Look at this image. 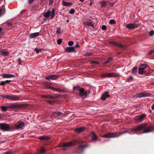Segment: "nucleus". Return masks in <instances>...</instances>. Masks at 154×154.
<instances>
[{
	"label": "nucleus",
	"instance_id": "f257e3e1",
	"mask_svg": "<svg viewBox=\"0 0 154 154\" xmlns=\"http://www.w3.org/2000/svg\"><path fill=\"white\" fill-rule=\"evenodd\" d=\"M73 90L74 91H78V92H79L80 95L83 97H86L87 96L88 94L89 93V91H87L85 92H84V90L80 88L79 87H74L73 88Z\"/></svg>",
	"mask_w": 154,
	"mask_h": 154
},
{
	"label": "nucleus",
	"instance_id": "f03ea898",
	"mask_svg": "<svg viewBox=\"0 0 154 154\" xmlns=\"http://www.w3.org/2000/svg\"><path fill=\"white\" fill-rule=\"evenodd\" d=\"M55 11L54 9H53L51 11L48 10L46 12L43 13V15L45 17L44 20H47L49 18L50 15H51V19H52L54 16Z\"/></svg>",
	"mask_w": 154,
	"mask_h": 154
},
{
	"label": "nucleus",
	"instance_id": "7ed1b4c3",
	"mask_svg": "<svg viewBox=\"0 0 154 154\" xmlns=\"http://www.w3.org/2000/svg\"><path fill=\"white\" fill-rule=\"evenodd\" d=\"M128 132L127 131H125L122 133H114L107 134L104 135L103 137L107 138L117 137L120 135Z\"/></svg>",
	"mask_w": 154,
	"mask_h": 154
},
{
	"label": "nucleus",
	"instance_id": "20e7f679",
	"mask_svg": "<svg viewBox=\"0 0 154 154\" xmlns=\"http://www.w3.org/2000/svg\"><path fill=\"white\" fill-rule=\"evenodd\" d=\"M3 97L10 100H12L14 101H18L20 100L19 97L14 95H4Z\"/></svg>",
	"mask_w": 154,
	"mask_h": 154
},
{
	"label": "nucleus",
	"instance_id": "39448f33",
	"mask_svg": "<svg viewBox=\"0 0 154 154\" xmlns=\"http://www.w3.org/2000/svg\"><path fill=\"white\" fill-rule=\"evenodd\" d=\"M149 93H146L145 92L141 93L136 94L134 96V97L136 98H141V97H148L151 95Z\"/></svg>",
	"mask_w": 154,
	"mask_h": 154
},
{
	"label": "nucleus",
	"instance_id": "423d86ee",
	"mask_svg": "<svg viewBox=\"0 0 154 154\" xmlns=\"http://www.w3.org/2000/svg\"><path fill=\"white\" fill-rule=\"evenodd\" d=\"M146 64H142L140 66L139 68L138 73L140 74H145L146 73L145 69L146 67Z\"/></svg>",
	"mask_w": 154,
	"mask_h": 154
},
{
	"label": "nucleus",
	"instance_id": "0eeeda50",
	"mask_svg": "<svg viewBox=\"0 0 154 154\" xmlns=\"http://www.w3.org/2000/svg\"><path fill=\"white\" fill-rule=\"evenodd\" d=\"M10 127L7 124L5 123L0 124V129L6 131H8L10 130Z\"/></svg>",
	"mask_w": 154,
	"mask_h": 154
},
{
	"label": "nucleus",
	"instance_id": "6e6552de",
	"mask_svg": "<svg viewBox=\"0 0 154 154\" xmlns=\"http://www.w3.org/2000/svg\"><path fill=\"white\" fill-rule=\"evenodd\" d=\"M75 140H73L69 143H66L63 144L60 146V147L71 146L74 145L76 143Z\"/></svg>",
	"mask_w": 154,
	"mask_h": 154
},
{
	"label": "nucleus",
	"instance_id": "1a4fd4ad",
	"mask_svg": "<svg viewBox=\"0 0 154 154\" xmlns=\"http://www.w3.org/2000/svg\"><path fill=\"white\" fill-rule=\"evenodd\" d=\"M146 124H145L139 125L132 129L131 131H136L141 130L146 127Z\"/></svg>",
	"mask_w": 154,
	"mask_h": 154
},
{
	"label": "nucleus",
	"instance_id": "9d476101",
	"mask_svg": "<svg viewBox=\"0 0 154 154\" xmlns=\"http://www.w3.org/2000/svg\"><path fill=\"white\" fill-rule=\"evenodd\" d=\"M138 26L139 24L137 23H129L126 25V27L127 28L131 29L138 27Z\"/></svg>",
	"mask_w": 154,
	"mask_h": 154
},
{
	"label": "nucleus",
	"instance_id": "9b49d317",
	"mask_svg": "<svg viewBox=\"0 0 154 154\" xmlns=\"http://www.w3.org/2000/svg\"><path fill=\"white\" fill-rule=\"evenodd\" d=\"M44 85L45 87L46 88H49L53 90H55L56 91H59V89L58 88H55L54 87H51L50 86V83L47 82H44L43 84Z\"/></svg>",
	"mask_w": 154,
	"mask_h": 154
},
{
	"label": "nucleus",
	"instance_id": "f8f14e48",
	"mask_svg": "<svg viewBox=\"0 0 154 154\" xmlns=\"http://www.w3.org/2000/svg\"><path fill=\"white\" fill-rule=\"evenodd\" d=\"M0 54L3 56H6L9 54V53L6 50L0 49Z\"/></svg>",
	"mask_w": 154,
	"mask_h": 154
},
{
	"label": "nucleus",
	"instance_id": "ddd939ff",
	"mask_svg": "<svg viewBox=\"0 0 154 154\" xmlns=\"http://www.w3.org/2000/svg\"><path fill=\"white\" fill-rule=\"evenodd\" d=\"M2 77L5 78H9L14 77V76L13 74L8 73L3 74Z\"/></svg>",
	"mask_w": 154,
	"mask_h": 154
},
{
	"label": "nucleus",
	"instance_id": "4468645a",
	"mask_svg": "<svg viewBox=\"0 0 154 154\" xmlns=\"http://www.w3.org/2000/svg\"><path fill=\"white\" fill-rule=\"evenodd\" d=\"M65 51L68 53L75 52L74 48L72 47H68L65 49Z\"/></svg>",
	"mask_w": 154,
	"mask_h": 154
},
{
	"label": "nucleus",
	"instance_id": "2eb2a0df",
	"mask_svg": "<svg viewBox=\"0 0 154 154\" xmlns=\"http://www.w3.org/2000/svg\"><path fill=\"white\" fill-rule=\"evenodd\" d=\"M40 35L38 32L33 33L30 34L29 35V37L30 38H35L37 36H38Z\"/></svg>",
	"mask_w": 154,
	"mask_h": 154
},
{
	"label": "nucleus",
	"instance_id": "dca6fc26",
	"mask_svg": "<svg viewBox=\"0 0 154 154\" xmlns=\"http://www.w3.org/2000/svg\"><path fill=\"white\" fill-rule=\"evenodd\" d=\"M85 130V128L84 127H81L76 128L75 130V131L79 133Z\"/></svg>",
	"mask_w": 154,
	"mask_h": 154
},
{
	"label": "nucleus",
	"instance_id": "f3484780",
	"mask_svg": "<svg viewBox=\"0 0 154 154\" xmlns=\"http://www.w3.org/2000/svg\"><path fill=\"white\" fill-rule=\"evenodd\" d=\"M153 131V128L152 127H149L145 129L144 130L143 132H142V133H147L148 132H151Z\"/></svg>",
	"mask_w": 154,
	"mask_h": 154
},
{
	"label": "nucleus",
	"instance_id": "a211bd4d",
	"mask_svg": "<svg viewBox=\"0 0 154 154\" xmlns=\"http://www.w3.org/2000/svg\"><path fill=\"white\" fill-rule=\"evenodd\" d=\"M24 125V124L23 122H20L17 125H15V128L17 129H21L23 127Z\"/></svg>",
	"mask_w": 154,
	"mask_h": 154
},
{
	"label": "nucleus",
	"instance_id": "6ab92c4d",
	"mask_svg": "<svg viewBox=\"0 0 154 154\" xmlns=\"http://www.w3.org/2000/svg\"><path fill=\"white\" fill-rule=\"evenodd\" d=\"M57 78V76L56 75H51L46 77V79L48 80L50 79L55 80Z\"/></svg>",
	"mask_w": 154,
	"mask_h": 154
},
{
	"label": "nucleus",
	"instance_id": "aec40b11",
	"mask_svg": "<svg viewBox=\"0 0 154 154\" xmlns=\"http://www.w3.org/2000/svg\"><path fill=\"white\" fill-rule=\"evenodd\" d=\"M42 97L43 98H49L51 99H55L57 97V96H52L48 95H43Z\"/></svg>",
	"mask_w": 154,
	"mask_h": 154
},
{
	"label": "nucleus",
	"instance_id": "412c9836",
	"mask_svg": "<svg viewBox=\"0 0 154 154\" xmlns=\"http://www.w3.org/2000/svg\"><path fill=\"white\" fill-rule=\"evenodd\" d=\"M20 105L18 104H14L8 106L9 109H15L19 107L20 106Z\"/></svg>",
	"mask_w": 154,
	"mask_h": 154
},
{
	"label": "nucleus",
	"instance_id": "4be33fe9",
	"mask_svg": "<svg viewBox=\"0 0 154 154\" xmlns=\"http://www.w3.org/2000/svg\"><path fill=\"white\" fill-rule=\"evenodd\" d=\"M5 12V8L4 6H2L0 8V17L3 15Z\"/></svg>",
	"mask_w": 154,
	"mask_h": 154
},
{
	"label": "nucleus",
	"instance_id": "5701e85b",
	"mask_svg": "<svg viewBox=\"0 0 154 154\" xmlns=\"http://www.w3.org/2000/svg\"><path fill=\"white\" fill-rule=\"evenodd\" d=\"M112 44L116 47H117L119 48H122L123 47V45L119 43H117L115 42H112Z\"/></svg>",
	"mask_w": 154,
	"mask_h": 154
},
{
	"label": "nucleus",
	"instance_id": "b1692460",
	"mask_svg": "<svg viewBox=\"0 0 154 154\" xmlns=\"http://www.w3.org/2000/svg\"><path fill=\"white\" fill-rule=\"evenodd\" d=\"M62 4L63 6L67 7L69 6L72 5L71 3L67 2L64 1H62Z\"/></svg>",
	"mask_w": 154,
	"mask_h": 154
},
{
	"label": "nucleus",
	"instance_id": "393cba45",
	"mask_svg": "<svg viewBox=\"0 0 154 154\" xmlns=\"http://www.w3.org/2000/svg\"><path fill=\"white\" fill-rule=\"evenodd\" d=\"M119 76L117 74L113 72L108 73V77H114Z\"/></svg>",
	"mask_w": 154,
	"mask_h": 154
},
{
	"label": "nucleus",
	"instance_id": "a878e982",
	"mask_svg": "<svg viewBox=\"0 0 154 154\" xmlns=\"http://www.w3.org/2000/svg\"><path fill=\"white\" fill-rule=\"evenodd\" d=\"M91 134L93 137L92 139L93 141H96L97 140V137L96 136L95 132H92L91 133Z\"/></svg>",
	"mask_w": 154,
	"mask_h": 154
},
{
	"label": "nucleus",
	"instance_id": "bb28decb",
	"mask_svg": "<svg viewBox=\"0 0 154 154\" xmlns=\"http://www.w3.org/2000/svg\"><path fill=\"white\" fill-rule=\"evenodd\" d=\"M108 92H106L105 93H104L102 96V100H105L106 98L108 97L109 96L108 95Z\"/></svg>",
	"mask_w": 154,
	"mask_h": 154
},
{
	"label": "nucleus",
	"instance_id": "cd10ccee",
	"mask_svg": "<svg viewBox=\"0 0 154 154\" xmlns=\"http://www.w3.org/2000/svg\"><path fill=\"white\" fill-rule=\"evenodd\" d=\"M84 24L86 26H91L92 27H94V24L91 23L88 21H85L84 23Z\"/></svg>",
	"mask_w": 154,
	"mask_h": 154
},
{
	"label": "nucleus",
	"instance_id": "c85d7f7f",
	"mask_svg": "<svg viewBox=\"0 0 154 154\" xmlns=\"http://www.w3.org/2000/svg\"><path fill=\"white\" fill-rule=\"evenodd\" d=\"M100 4L101 7L102 8H104L106 6H107V2H105V1H103L100 2Z\"/></svg>",
	"mask_w": 154,
	"mask_h": 154
},
{
	"label": "nucleus",
	"instance_id": "c756f323",
	"mask_svg": "<svg viewBox=\"0 0 154 154\" xmlns=\"http://www.w3.org/2000/svg\"><path fill=\"white\" fill-rule=\"evenodd\" d=\"M39 139L41 140H48L49 139V137H48L47 136H46L44 135L39 137Z\"/></svg>",
	"mask_w": 154,
	"mask_h": 154
},
{
	"label": "nucleus",
	"instance_id": "7c9ffc66",
	"mask_svg": "<svg viewBox=\"0 0 154 154\" xmlns=\"http://www.w3.org/2000/svg\"><path fill=\"white\" fill-rule=\"evenodd\" d=\"M54 115L55 116H58L61 115V112L57 111H56L54 113Z\"/></svg>",
	"mask_w": 154,
	"mask_h": 154
},
{
	"label": "nucleus",
	"instance_id": "2f4dec72",
	"mask_svg": "<svg viewBox=\"0 0 154 154\" xmlns=\"http://www.w3.org/2000/svg\"><path fill=\"white\" fill-rule=\"evenodd\" d=\"M145 116L144 115H141L139 118H137L136 120L137 121H140L143 120Z\"/></svg>",
	"mask_w": 154,
	"mask_h": 154
},
{
	"label": "nucleus",
	"instance_id": "473e14b6",
	"mask_svg": "<svg viewBox=\"0 0 154 154\" xmlns=\"http://www.w3.org/2000/svg\"><path fill=\"white\" fill-rule=\"evenodd\" d=\"M107 6H113L114 3L112 1H108L107 2Z\"/></svg>",
	"mask_w": 154,
	"mask_h": 154
},
{
	"label": "nucleus",
	"instance_id": "72a5a7b5",
	"mask_svg": "<svg viewBox=\"0 0 154 154\" xmlns=\"http://www.w3.org/2000/svg\"><path fill=\"white\" fill-rule=\"evenodd\" d=\"M8 107V106H2L0 107V108L3 111L5 112L6 111L7 109H9Z\"/></svg>",
	"mask_w": 154,
	"mask_h": 154
},
{
	"label": "nucleus",
	"instance_id": "f704fd0d",
	"mask_svg": "<svg viewBox=\"0 0 154 154\" xmlns=\"http://www.w3.org/2000/svg\"><path fill=\"white\" fill-rule=\"evenodd\" d=\"M137 69L136 67H134L132 70V72L133 74H135L137 72Z\"/></svg>",
	"mask_w": 154,
	"mask_h": 154
},
{
	"label": "nucleus",
	"instance_id": "c9c22d12",
	"mask_svg": "<svg viewBox=\"0 0 154 154\" xmlns=\"http://www.w3.org/2000/svg\"><path fill=\"white\" fill-rule=\"evenodd\" d=\"M91 63L92 64H99L100 62L98 61L92 60L91 61Z\"/></svg>",
	"mask_w": 154,
	"mask_h": 154
},
{
	"label": "nucleus",
	"instance_id": "e433bc0d",
	"mask_svg": "<svg viewBox=\"0 0 154 154\" xmlns=\"http://www.w3.org/2000/svg\"><path fill=\"white\" fill-rule=\"evenodd\" d=\"M92 54V53L90 52H88L86 53L85 54V56H91Z\"/></svg>",
	"mask_w": 154,
	"mask_h": 154
},
{
	"label": "nucleus",
	"instance_id": "4c0bfd02",
	"mask_svg": "<svg viewBox=\"0 0 154 154\" xmlns=\"http://www.w3.org/2000/svg\"><path fill=\"white\" fill-rule=\"evenodd\" d=\"M101 76L103 77H108V73L101 74Z\"/></svg>",
	"mask_w": 154,
	"mask_h": 154
},
{
	"label": "nucleus",
	"instance_id": "58836bf2",
	"mask_svg": "<svg viewBox=\"0 0 154 154\" xmlns=\"http://www.w3.org/2000/svg\"><path fill=\"white\" fill-rule=\"evenodd\" d=\"M75 12V10L74 9H72L69 11V13L72 14H74Z\"/></svg>",
	"mask_w": 154,
	"mask_h": 154
},
{
	"label": "nucleus",
	"instance_id": "ea45409f",
	"mask_svg": "<svg viewBox=\"0 0 154 154\" xmlns=\"http://www.w3.org/2000/svg\"><path fill=\"white\" fill-rule=\"evenodd\" d=\"M116 23V21L114 20H111L109 21V23L111 24H114Z\"/></svg>",
	"mask_w": 154,
	"mask_h": 154
},
{
	"label": "nucleus",
	"instance_id": "a19ab883",
	"mask_svg": "<svg viewBox=\"0 0 154 154\" xmlns=\"http://www.w3.org/2000/svg\"><path fill=\"white\" fill-rule=\"evenodd\" d=\"M128 80L129 82H130L133 80V78L132 76H130L128 78Z\"/></svg>",
	"mask_w": 154,
	"mask_h": 154
},
{
	"label": "nucleus",
	"instance_id": "79ce46f5",
	"mask_svg": "<svg viewBox=\"0 0 154 154\" xmlns=\"http://www.w3.org/2000/svg\"><path fill=\"white\" fill-rule=\"evenodd\" d=\"M149 35L151 36H152L154 35V31L151 30L149 32Z\"/></svg>",
	"mask_w": 154,
	"mask_h": 154
},
{
	"label": "nucleus",
	"instance_id": "37998d69",
	"mask_svg": "<svg viewBox=\"0 0 154 154\" xmlns=\"http://www.w3.org/2000/svg\"><path fill=\"white\" fill-rule=\"evenodd\" d=\"M62 41V39H59L57 40V43L58 45H60Z\"/></svg>",
	"mask_w": 154,
	"mask_h": 154
},
{
	"label": "nucleus",
	"instance_id": "c03bdc74",
	"mask_svg": "<svg viewBox=\"0 0 154 154\" xmlns=\"http://www.w3.org/2000/svg\"><path fill=\"white\" fill-rule=\"evenodd\" d=\"M60 28H58L57 29V30L56 31V32L57 33L60 34Z\"/></svg>",
	"mask_w": 154,
	"mask_h": 154
},
{
	"label": "nucleus",
	"instance_id": "a18cd8bd",
	"mask_svg": "<svg viewBox=\"0 0 154 154\" xmlns=\"http://www.w3.org/2000/svg\"><path fill=\"white\" fill-rule=\"evenodd\" d=\"M87 146L86 145H81L79 146V148L80 149H82L86 147Z\"/></svg>",
	"mask_w": 154,
	"mask_h": 154
},
{
	"label": "nucleus",
	"instance_id": "49530a36",
	"mask_svg": "<svg viewBox=\"0 0 154 154\" xmlns=\"http://www.w3.org/2000/svg\"><path fill=\"white\" fill-rule=\"evenodd\" d=\"M74 43L73 41H69L68 43V45L69 46H72L73 45Z\"/></svg>",
	"mask_w": 154,
	"mask_h": 154
},
{
	"label": "nucleus",
	"instance_id": "de8ad7c7",
	"mask_svg": "<svg viewBox=\"0 0 154 154\" xmlns=\"http://www.w3.org/2000/svg\"><path fill=\"white\" fill-rule=\"evenodd\" d=\"M35 50L36 52V53H38L40 51H41V49H40L35 48Z\"/></svg>",
	"mask_w": 154,
	"mask_h": 154
},
{
	"label": "nucleus",
	"instance_id": "09e8293b",
	"mask_svg": "<svg viewBox=\"0 0 154 154\" xmlns=\"http://www.w3.org/2000/svg\"><path fill=\"white\" fill-rule=\"evenodd\" d=\"M45 151L44 149H42L41 150L40 152H38V153L39 154H42V153L45 152Z\"/></svg>",
	"mask_w": 154,
	"mask_h": 154
},
{
	"label": "nucleus",
	"instance_id": "8fccbe9b",
	"mask_svg": "<svg viewBox=\"0 0 154 154\" xmlns=\"http://www.w3.org/2000/svg\"><path fill=\"white\" fill-rule=\"evenodd\" d=\"M106 27L105 25H103L102 26V29L103 30H105L106 29Z\"/></svg>",
	"mask_w": 154,
	"mask_h": 154
},
{
	"label": "nucleus",
	"instance_id": "3c124183",
	"mask_svg": "<svg viewBox=\"0 0 154 154\" xmlns=\"http://www.w3.org/2000/svg\"><path fill=\"white\" fill-rule=\"evenodd\" d=\"M5 81H2L0 83V85H3L5 84Z\"/></svg>",
	"mask_w": 154,
	"mask_h": 154
},
{
	"label": "nucleus",
	"instance_id": "603ef678",
	"mask_svg": "<svg viewBox=\"0 0 154 154\" xmlns=\"http://www.w3.org/2000/svg\"><path fill=\"white\" fill-rule=\"evenodd\" d=\"M154 52V50H152L150 51L149 52V54H151L152 53Z\"/></svg>",
	"mask_w": 154,
	"mask_h": 154
},
{
	"label": "nucleus",
	"instance_id": "864d4df0",
	"mask_svg": "<svg viewBox=\"0 0 154 154\" xmlns=\"http://www.w3.org/2000/svg\"><path fill=\"white\" fill-rule=\"evenodd\" d=\"M54 0H50L49 1V4L50 5H51L53 3Z\"/></svg>",
	"mask_w": 154,
	"mask_h": 154
},
{
	"label": "nucleus",
	"instance_id": "5fc2aeb1",
	"mask_svg": "<svg viewBox=\"0 0 154 154\" xmlns=\"http://www.w3.org/2000/svg\"><path fill=\"white\" fill-rule=\"evenodd\" d=\"M48 102L50 103L51 104L52 103H54V101L51 100V101H48Z\"/></svg>",
	"mask_w": 154,
	"mask_h": 154
},
{
	"label": "nucleus",
	"instance_id": "6e6d98bb",
	"mask_svg": "<svg viewBox=\"0 0 154 154\" xmlns=\"http://www.w3.org/2000/svg\"><path fill=\"white\" fill-rule=\"evenodd\" d=\"M93 3L92 1L90 0V2L89 3V5H90V6H92Z\"/></svg>",
	"mask_w": 154,
	"mask_h": 154
},
{
	"label": "nucleus",
	"instance_id": "4d7b16f0",
	"mask_svg": "<svg viewBox=\"0 0 154 154\" xmlns=\"http://www.w3.org/2000/svg\"><path fill=\"white\" fill-rule=\"evenodd\" d=\"M5 83H8L10 82V81L7 80L5 81Z\"/></svg>",
	"mask_w": 154,
	"mask_h": 154
},
{
	"label": "nucleus",
	"instance_id": "13d9d810",
	"mask_svg": "<svg viewBox=\"0 0 154 154\" xmlns=\"http://www.w3.org/2000/svg\"><path fill=\"white\" fill-rule=\"evenodd\" d=\"M34 0H29L28 2L29 4L31 3Z\"/></svg>",
	"mask_w": 154,
	"mask_h": 154
},
{
	"label": "nucleus",
	"instance_id": "bf43d9fd",
	"mask_svg": "<svg viewBox=\"0 0 154 154\" xmlns=\"http://www.w3.org/2000/svg\"><path fill=\"white\" fill-rule=\"evenodd\" d=\"M112 60V58H109L108 59V60L109 62H110V61H111Z\"/></svg>",
	"mask_w": 154,
	"mask_h": 154
},
{
	"label": "nucleus",
	"instance_id": "052dcab7",
	"mask_svg": "<svg viewBox=\"0 0 154 154\" xmlns=\"http://www.w3.org/2000/svg\"><path fill=\"white\" fill-rule=\"evenodd\" d=\"M151 109L152 110H154V103L152 105Z\"/></svg>",
	"mask_w": 154,
	"mask_h": 154
},
{
	"label": "nucleus",
	"instance_id": "680f3d73",
	"mask_svg": "<svg viewBox=\"0 0 154 154\" xmlns=\"http://www.w3.org/2000/svg\"><path fill=\"white\" fill-rule=\"evenodd\" d=\"M18 62H19V63H21V59L20 58H19L18 60Z\"/></svg>",
	"mask_w": 154,
	"mask_h": 154
},
{
	"label": "nucleus",
	"instance_id": "e2e57ef3",
	"mask_svg": "<svg viewBox=\"0 0 154 154\" xmlns=\"http://www.w3.org/2000/svg\"><path fill=\"white\" fill-rule=\"evenodd\" d=\"M11 152H5V154H11Z\"/></svg>",
	"mask_w": 154,
	"mask_h": 154
},
{
	"label": "nucleus",
	"instance_id": "0e129e2a",
	"mask_svg": "<svg viewBox=\"0 0 154 154\" xmlns=\"http://www.w3.org/2000/svg\"><path fill=\"white\" fill-rule=\"evenodd\" d=\"M79 47V45L78 44H77L76 45H75V48H78Z\"/></svg>",
	"mask_w": 154,
	"mask_h": 154
},
{
	"label": "nucleus",
	"instance_id": "69168bd1",
	"mask_svg": "<svg viewBox=\"0 0 154 154\" xmlns=\"http://www.w3.org/2000/svg\"><path fill=\"white\" fill-rule=\"evenodd\" d=\"M11 22H9V23H7V24L8 25H11Z\"/></svg>",
	"mask_w": 154,
	"mask_h": 154
},
{
	"label": "nucleus",
	"instance_id": "338daca9",
	"mask_svg": "<svg viewBox=\"0 0 154 154\" xmlns=\"http://www.w3.org/2000/svg\"><path fill=\"white\" fill-rule=\"evenodd\" d=\"M109 63V62L108 60L106 61V63Z\"/></svg>",
	"mask_w": 154,
	"mask_h": 154
},
{
	"label": "nucleus",
	"instance_id": "774afa93",
	"mask_svg": "<svg viewBox=\"0 0 154 154\" xmlns=\"http://www.w3.org/2000/svg\"><path fill=\"white\" fill-rule=\"evenodd\" d=\"M106 63H106V61H105L103 63V65H105L106 64Z\"/></svg>",
	"mask_w": 154,
	"mask_h": 154
}]
</instances>
